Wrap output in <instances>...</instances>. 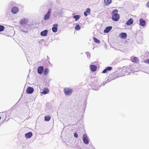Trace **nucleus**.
Listing matches in <instances>:
<instances>
[{
  "label": "nucleus",
  "mask_w": 149,
  "mask_h": 149,
  "mask_svg": "<svg viewBox=\"0 0 149 149\" xmlns=\"http://www.w3.org/2000/svg\"><path fill=\"white\" fill-rule=\"evenodd\" d=\"M139 22L140 25L142 26H144L145 25L146 22L145 20L143 19L142 18L140 19H139Z\"/></svg>",
  "instance_id": "obj_15"
},
{
  "label": "nucleus",
  "mask_w": 149,
  "mask_h": 149,
  "mask_svg": "<svg viewBox=\"0 0 149 149\" xmlns=\"http://www.w3.org/2000/svg\"><path fill=\"white\" fill-rule=\"evenodd\" d=\"M83 141L86 144H88V143L87 136L85 134L83 135Z\"/></svg>",
  "instance_id": "obj_5"
},
{
  "label": "nucleus",
  "mask_w": 149,
  "mask_h": 149,
  "mask_svg": "<svg viewBox=\"0 0 149 149\" xmlns=\"http://www.w3.org/2000/svg\"><path fill=\"white\" fill-rule=\"evenodd\" d=\"M104 2L106 5H108L111 3V0H104Z\"/></svg>",
  "instance_id": "obj_19"
},
{
  "label": "nucleus",
  "mask_w": 149,
  "mask_h": 149,
  "mask_svg": "<svg viewBox=\"0 0 149 149\" xmlns=\"http://www.w3.org/2000/svg\"><path fill=\"white\" fill-rule=\"evenodd\" d=\"M1 117L0 116V120H1Z\"/></svg>",
  "instance_id": "obj_32"
},
{
  "label": "nucleus",
  "mask_w": 149,
  "mask_h": 149,
  "mask_svg": "<svg viewBox=\"0 0 149 149\" xmlns=\"http://www.w3.org/2000/svg\"><path fill=\"white\" fill-rule=\"evenodd\" d=\"M34 91L33 88L31 87H28L26 90V92L29 94L32 93Z\"/></svg>",
  "instance_id": "obj_4"
},
{
  "label": "nucleus",
  "mask_w": 149,
  "mask_h": 149,
  "mask_svg": "<svg viewBox=\"0 0 149 149\" xmlns=\"http://www.w3.org/2000/svg\"><path fill=\"white\" fill-rule=\"evenodd\" d=\"M58 26V24H54L53 27L52 28V29L53 32L55 33L57 32Z\"/></svg>",
  "instance_id": "obj_13"
},
{
  "label": "nucleus",
  "mask_w": 149,
  "mask_h": 149,
  "mask_svg": "<svg viewBox=\"0 0 149 149\" xmlns=\"http://www.w3.org/2000/svg\"><path fill=\"white\" fill-rule=\"evenodd\" d=\"M133 22V20L132 18L130 19L126 22V24L127 25H130L132 24Z\"/></svg>",
  "instance_id": "obj_17"
},
{
  "label": "nucleus",
  "mask_w": 149,
  "mask_h": 149,
  "mask_svg": "<svg viewBox=\"0 0 149 149\" xmlns=\"http://www.w3.org/2000/svg\"><path fill=\"white\" fill-rule=\"evenodd\" d=\"M144 62L146 63L149 64V59H147L144 61Z\"/></svg>",
  "instance_id": "obj_29"
},
{
  "label": "nucleus",
  "mask_w": 149,
  "mask_h": 149,
  "mask_svg": "<svg viewBox=\"0 0 149 149\" xmlns=\"http://www.w3.org/2000/svg\"><path fill=\"white\" fill-rule=\"evenodd\" d=\"M112 27L111 26L107 27L104 30V32L105 33H108L112 29Z\"/></svg>",
  "instance_id": "obj_14"
},
{
  "label": "nucleus",
  "mask_w": 149,
  "mask_h": 149,
  "mask_svg": "<svg viewBox=\"0 0 149 149\" xmlns=\"http://www.w3.org/2000/svg\"><path fill=\"white\" fill-rule=\"evenodd\" d=\"M73 90L72 89L65 88L64 89V92L65 95H70L72 94Z\"/></svg>",
  "instance_id": "obj_2"
},
{
  "label": "nucleus",
  "mask_w": 149,
  "mask_h": 149,
  "mask_svg": "<svg viewBox=\"0 0 149 149\" xmlns=\"http://www.w3.org/2000/svg\"><path fill=\"white\" fill-rule=\"evenodd\" d=\"M90 68L92 72H95L97 69V66L94 65H91Z\"/></svg>",
  "instance_id": "obj_11"
},
{
  "label": "nucleus",
  "mask_w": 149,
  "mask_h": 149,
  "mask_svg": "<svg viewBox=\"0 0 149 149\" xmlns=\"http://www.w3.org/2000/svg\"><path fill=\"white\" fill-rule=\"evenodd\" d=\"M93 39L95 43H99L100 42V41L95 37L93 38Z\"/></svg>",
  "instance_id": "obj_23"
},
{
  "label": "nucleus",
  "mask_w": 149,
  "mask_h": 149,
  "mask_svg": "<svg viewBox=\"0 0 149 149\" xmlns=\"http://www.w3.org/2000/svg\"><path fill=\"white\" fill-rule=\"evenodd\" d=\"M47 32L48 31L47 30H45L41 32L40 35L41 36H47Z\"/></svg>",
  "instance_id": "obj_16"
},
{
  "label": "nucleus",
  "mask_w": 149,
  "mask_h": 149,
  "mask_svg": "<svg viewBox=\"0 0 149 149\" xmlns=\"http://www.w3.org/2000/svg\"><path fill=\"white\" fill-rule=\"evenodd\" d=\"M127 34L125 33H122L119 35V37L122 38H125L127 37Z\"/></svg>",
  "instance_id": "obj_12"
},
{
  "label": "nucleus",
  "mask_w": 149,
  "mask_h": 149,
  "mask_svg": "<svg viewBox=\"0 0 149 149\" xmlns=\"http://www.w3.org/2000/svg\"><path fill=\"white\" fill-rule=\"evenodd\" d=\"M43 67L42 66L39 67L38 68V72L40 74H42L43 70Z\"/></svg>",
  "instance_id": "obj_7"
},
{
  "label": "nucleus",
  "mask_w": 149,
  "mask_h": 149,
  "mask_svg": "<svg viewBox=\"0 0 149 149\" xmlns=\"http://www.w3.org/2000/svg\"><path fill=\"white\" fill-rule=\"evenodd\" d=\"M51 13V9H49L47 13L44 16V19L45 20H47L49 19L50 16V14Z\"/></svg>",
  "instance_id": "obj_3"
},
{
  "label": "nucleus",
  "mask_w": 149,
  "mask_h": 149,
  "mask_svg": "<svg viewBox=\"0 0 149 149\" xmlns=\"http://www.w3.org/2000/svg\"><path fill=\"white\" fill-rule=\"evenodd\" d=\"M51 118V117L49 115L46 116L45 117V120L47 121H49Z\"/></svg>",
  "instance_id": "obj_18"
},
{
  "label": "nucleus",
  "mask_w": 149,
  "mask_h": 149,
  "mask_svg": "<svg viewBox=\"0 0 149 149\" xmlns=\"http://www.w3.org/2000/svg\"><path fill=\"white\" fill-rule=\"evenodd\" d=\"M33 134L31 132H30L26 134L25 135V137L27 139L30 138L32 136Z\"/></svg>",
  "instance_id": "obj_9"
},
{
  "label": "nucleus",
  "mask_w": 149,
  "mask_h": 149,
  "mask_svg": "<svg viewBox=\"0 0 149 149\" xmlns=\"http://www.w3.org/2000/svg\"><path fill=\"white\" fill-rule=\"evenodd\" d=\"M27 22L26 21L25 19H22L20 21V23L21 24H24Z\"/></svg>",
  "instance_id": "obj_20"
},
{
  "label": "nucleus",
  "mask_w": 149,
  "mask_h": 149,
  "mask_svg": "<svg viewBox=\"0 0 149 149\" xmlns=\"http://www.w3.org/2000/svg\"><path fill=\"white\" fill-rule=\"evenodd\" d=\"M5 27L3 26L0 25V31H2L4 30Z\"/></svg>",
  "instance_id": "obj_26"
},
{
  "label": "nucleus",
  "mask_w": 149,
  "mask_h": 149,
  "mask_svg": "<svg viewBox=\"0 0 149 149\" xmlns=\"http://www.w3.org/2000/svg\"><path fill=\"white\" fill-rule=\"evenodd\" d=\"M49 92V91L48 88H45L43 89V91L41 92V93L43 94H46L48 93Z\"/></svg>",
  "instance_id": "obj_8"
},
{
  "label": "nucleus",
  "mask_w": 149,
  "mask_h": 149,
  "mask_svg": "<svg viewBox=\"0 0 149 149\" xmlns=\"http://www.w3.org/2000/svg\"><path fill=\"white\" fill-rule=\"evenodd\" d=\"M146 6L148 7H149V1L147 3Z\"/></svg>",
  "instance_id": "obj_31"
},
{
  "label": "nucleus",
  "mask_w": 149,
  "mask_h": 149,
  "mask_svg": "<svg viewBox=\"0 0 149 149\" xmlns=\"http://www.w3.org/2000/svg\"><path fill=\"white\" fill-rule=\"evenodd\" d=\"M74 136L76 138H77L78 136V135L76 132L74 133Z\"/></svg>",
  "instance_id": "obj_28"
},
{
  "label": "nucleus",
  "mask_w": 149,
  "mask_h": 149,
  "mask_svg": "<svg viewBox=\"0 0 149 149\" xmlns=\"http://www.w3.org/2000/svg\"><path fill=\"white\" fill-rule=\"evenodd\" d=\"M80 29V27L79 24H77L75 27V29L77 31L79 30Z\"/></svg>",
  "instance_id": "obj_22"
},
{
  "label": "nucleus",
  "mask_w": 149,
  "mask_h": 149,
  "mask_svg": "<svg viewBox=\"0 0 149 149\" xmlns=\"http://www.w3.org/2000/svg\"><path fill=\"white\" fill-rule=\"evenodd\" d=\"M49 70L48 68L45 69L44 72V74L45 75H47L48 74Z\"/></svg>",
  "instance_id": "obj_24"
},
{
  "label": "nucleus",
  "mask_w": 149,
  "mask_h": 149,
  "mask_svg": "<svg viewBox=\"0 0 149 149\" xmlns=\"http://www.w3.org/2000/svg\"><path fill=\"white\" fill-rule=\"evenodd\" d=\"M80 16L79 15H75L73 16V18L75 19L76 21L80 17Z\"/></svg>",
  "instance_id": "obj_21"
},
{
  "label": "nucleus",
  "mask_w": 149,
  "mask_h": 149,
  "mask_svg": "<svg viewBox=\"0 0 149 149\" xmlns=\"http://www.w3.org/2000/svg\"><path fill=\"white\" fill-rule=\"evenodd\" d=\"M139 61L138 58L136 57H134V60L133 62L134 63H136Z\"/></svg>",
  "instance_id": "obj_25"
},
{
  "label": "nucleus",
  "mask_w": 149,
  "mask_h": 149,
  "mask_svg": "<svg viewBox=\"0 0 149 149\" xmlns=\"http://www.w3.org/2000/svg\"><path fill=\"white\" fill-rule=\"evenodd\" d=\"M107 70L106 68L105 69H104L102 71V73H106L107 72Z\"/></svg>",
  "instance_id": "obj_30"
},
{
  "label": "nucleus",
  "mask_w": 149,
  "mask_h": 149,
  "mask_svg": "<svg viewBox=\"0 0 149 149\" xmlns=\"http://www.w3.org/2000/svg\"><path fill=\"white\" fill-rule=\"evenodd\" d=\"M91 12V9L89 8L86 9V10L84 13V15L86 17Z\"/></svg>",
  "instance_id": "obj_10"
},
{
  "label": "nucleus",
  "mask_w": 149,
  "mask_h": 149,
  "mask_svg": "<svg viewBox=\"0 0 149 149\" xmlns=\"http://www.w3.org/2000/svg\"><path fill=\"white\" fill-rule=\"evenodd\" d=\"M19 9L16 7H13L11 10V12L13 14L17 13L19 11Z\"/></svg>",
  "instance_id": "obj_6"
},
{
  "label": "nucleus",
  "mask_w": 149,
  "mask_h": 149,
  "mask_svg": "<svg viewBox=\"0 0 149 149\" xmlns=\"http://www.w3.org/2000/svg\"><path fill=\"white\" fill-rule=\"evenodd\" d=\"M107 70L110 71L112 69V68L111 67H108L106 68Z\"/></svg>",
  "instance_id": "obj_27"
},
{
  "label": "nucleus",
  "mask_w": 149,
  "mask_h": 149,
  "mask_svg": "<svg viewBox=\"0 0 149 149\" xmlns=\"http://www.w3.org/2000/svg\"><path fill=\"white\" fill-rule=\"evenodd\" d=\"M118 12L117 10L116 9L114 10L112 13V19L113 21H117L119 19V15L117 13Z\"/></svg>",
  "instance_id": "obj_1"
}]
</instances>
